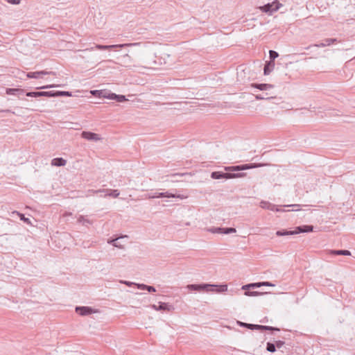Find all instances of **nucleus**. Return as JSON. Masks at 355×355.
Here are the masks:
<instances>
[{"instance_id": "0eeeda50", "label": "nucleus", "mask_w": 355, "mask_h": 355, "mask_svg": "<svg viewBox=\"0 0 355 355\" xmlns=\"http://www.w3.org/2000/svg\"><path fill=\"white\" fill-rule=\"evenodd\" d=\"M338 40L336 38H326L324 39L322 42L320 43H318V44H313V45H310L309 46H308L306 48V49H309L312 46H315V47H325V46H330L336 42H337Z\"/></svg>"}, {"instance_id": "c85d7f7f", "label": "nucleus", "mask_w": 355, "mask_h": 355, "mask_svg": "<svg viewBox=\"0 0 355 355\" xmlns=\"http://www.w3.org/2000/svg\"><path fill=\"white\" fill-rule=\"evenodd\" d=\"M236 232L235 228L233 227H226L223 228V234H228L232 233H235Z\"/></svg>"}, {"instance_id": "a211bd4d", "label": "nucleus", "mask_w": 355, "mask_h": 355, "mask_svg": "<svg viewBox=\"0 0 355 355\" xmlns=\"http://www.w3.org/2000/svg\"><path fill=\"white\" fill-rule=\"evenodd\" d=\"M175 194H173L169 192H162V193H157L153 196H148V198H175Z\"/></svg>"}, {"instance_id": "473e14b6", "label": "nucleus", "mask_w": 355, "mask_h": 355, "mask_svg": "<svg viewBox=\"0 0 355 355\" xmlns=\"http://www.w3.org/2000/svg\"><path fill=\"white\" fill-rule=\"evenodd\" d=\"M44 94H45V96H48V97H57L58 96V92H53V91L44 92Z\"/></svg>"}, {"instance_id": "37998d69", "label": "nucleus", "mask_w": 355, "mask_h": 355, "mask_svg": "<svg viewBox=\"0 0 355 355\" xmlns=\"http://www.w3.org/2000/svg\"><path fill=\"white\" fill-rule=\"evenodd\" d=\"M252 288H259L262 286L261 282L251 284Z\"/></svg>"}, {"instance_id": "8fccbe9b", "label": "nucleus", "mask_w": 355, "mask_h": 355, "mask_svg": "<svg viewBox=\"0 0 355 355\" xmlns=\"http://www.w3.org/2000/svg\"><path fill=\"white\" fill-rule=\"evenodd\" d=\"M0 112H11L10 110H0ZM12 114H15L14 112H12Z\"/></svg>"}, {"instance_id": "864d4df0", "label": "nucleus", "mask_w": 355, "mask_h": 355, "mask_svg": "<svg viewBox=\"0 0 355 355\" xmlns=\"http://www.w3.org/2000/svg\"><path fill=\"white\" fill-rule=\"evenodd\" d=\"M94 191H95V190L92 189V190H89V191H88V192H89V193H92V194H95L96 193H94Z\"/></svg>"}, {"instance_id": "dca6fc26", "label": "nucleus", "mask_w": 355, "mask_h": 355, "mask_svg": "<svg viewBox=\"0 0 355 355\" xmlns=\"http://www.w3.org/2000/svg\"><path fill=\"white\" fill-rule=\"evenodd\" d=\"M313 230V227L312 225H302L297 227L295 230V232H296V234L299 233L311 232Z\"/></svg>"}, {"instance_id": "1a4fd4ad", "label": "nucleus", "mask_w": 355, "mask_h": 355, "mask_svg": "<svg viewBox=\"0 0 355 355\" xmlns=\"http://www.w3.org/2000/svg\"><path fill=\"white\" fill-rule=\"evenodd\" d=\"M152 309H153L155 311H172L174 309V307L173 305L169 304L168 303L165 302H159V306H157L155 304H153L151 306Z\"/></svg>"}, {"instance_id": "4468645a", "label": "nucleus", "mask_w": 355, "mask_h": 355, "mask_svg": "<svg viewBox=\"0 0 355 355\" xmlns=\"http://www.w3.org/2000/svg\"><path fill=\"white\" fill-rule=\"evenodd\" d=\"M259 205L261 208L263 209H268V210H271V211H279V209H277V208H275V205H272L271 204L270 202H268V201H265V200H261L259 203Z\"/></svg>"}, {"instance_id": "49530a36", "label": "nucleus", "mask_w": 355, "mask_h": 355, "mask_svg": "<svg viewBox=\"0 0 355 355\" xmlns=\"http://www.w3.org/2000/svg\"><path fill=\"white\" fill-rule=\"evenodd\" d=\"M121 283L124 284H125L127 286H131L132 284L135 285V283L130 282H127V281H121Z\"/></svg>"}, {"instance_id": "f03ea898", "label": "nucleus", "mask_w": 355, "mask_h": 355, "mask_svg": "<svg viewBox=\"0 0 355 355\" xmlns=\"http://www.w3.org/2000/svg\"><path fill=\"white\" fill-rule=\"evenodd\" d=\"M118 60L119 62H116V64H120L121 67L128 69H137L141 67H149L148 66H142L139 64L128 53H125L121 57L118 58Z\"/></svg>"}, {"instance_id": "a18cd8bd", "label": "nucleus", "mask_w": 355, "mask_h": 355, "mask_svg": "<svg viewBox=\"0 0 355 355\" xmlns=\"http://www.w3.org/2000/svg\"><path fill=\"white\" fill-rule=\"evenodd\" d=\"M238 323L241 327H244L248 329V325H250V324H248V323H245V322H238Z\"/></svg>"}, {"instance_id": "603ef678", "label": "nucleus", "mask_w": 355, "mask_h": 355, "mask_svg": "<svg viewBox=\"0 0 355 355\" xmlns=\"http://www.w3.org/2000/svg\"><path fill=\"white\" fill-rule=\"evenodd\" d=\"M300 205H287V207H299Z\"/></svg>"}, {"instance_id": "f257e3e1", "label": "nucleus", "mask_w": 355, "mask_h": 355, "mask_svg": "<svg viewBox=\"0 0 355 355\" xmlns=\"http://www.w3.org/2000/svg\"><path fill=\"white\" fill-rule=\"evenodd\" d=\"M187 288L190 291L207 292L223 293L227 291V286L221 285L220 286L214 284H189Z\"/></svg>"}, {"instance_id": "7ed1b4c3", "label": "nucleus", "mask_w": 355, "mask_h": 355, "mask_svg": "<svg viewBox=\"0 0 355 355\" xmlns=\"http://www.w3.org/2000/svg\"><path fill=\"white\" fill-rule=\"evenodd\" d=\"M145 46L144 44L141 42H135V43H125V44H112V45H102V44H95L94 46L91 47L88 50L93 51L94 49L97 50H110L116 48H125V47H132V46Z\"/></svg>"}, {"instance_id": "3c124183", "label": "nucleus", "mask_w": 355, "mask_h": 355, "mask_svg": "<svg viewBox=\"0 0 355 355\" xmlns=\"http://www.w3.org/2000/svg\"><path fill=\"white\" fill-rule=\"evenodd\" d=\"M100 93L102 94V96L105 98L104 96H108L110 93H107L105 92L101 91Z\"/></svg>"}, {"instance_id": "72a5a7b5", "label": "nucleus", "mask_w": 355, "mask_h": 355, "mask_svg": "<svg viewBox=\"0 0 355 355\" xmlns=\"http://www.w3.org/2000/svg\"><path fill=\"white\" fill-rule=\"evenodd\" d=\"M254 97L257 100H268L272 98V96H263V94H257Z\"/></svg>"}, {"instance_id": "f3484780", "label": "nucleus", "mask_w": 355, "mask_h": 355, "mask_svg": "<svg viewBox=\"0 0 355 355\" xmlns=\"http://www.w3.org/2000/svg\"><path fill=\"white\" fill-rule=\"evenodd\" d=\"M275 68V61L270 60L264 66L263 73L264 75H268Z\"/></svg>"}, {"instance_id": "de8ad7c7", "label": "nucleus", "mask_w": 355, "mask_h": 355, "mask_svg": "<svg viewBox=\"0 0 355 355\" xmlns=\"http://www.w3.org/2000/svg\"><path fill=\"white\" fill-rule=\"evenodd\" d=\"M250 288H252L251 284H247V285H245V286H243L242 289H243V290H248V289H249Z\"/></svg>"}, {"instance_id": "b1692460", "label": "nucleus", "mask_w": 355, "mask_h": 355, "mask_svg": "<svg viewBox=\"0 0 355 355\" xmlns=\"http://www.w3.org/2000/svg\"><path fill=\"white\" fill-rule=\"evenodd\" d=\"M78 223H82L84 225H91L92 223V222L90 220L86 218L83 216H78Z\"/></svg>"}, {"instance_id": "a878e982", "label": "nucleus", "mask_w": 355, "mask_h": 355, "mask_svg": "<svg viewBox=\"0 0 355 355\" xmlns=\"http://www.w3.org/2000/svg\"><path fill=\"white\" fill-rule=\"evenodd\" d=\"M266 350L269 352H275L276 351V346L275 343L268 342L266 345Z\"/></svg>"}, {"instance_id": "5fc2aeb1", "label": "nucleus", "mask_w": 355, "mask_h": 355, "mask_svg": "<svg viewBox=\"0 0 355 355\" xmlns=\"http://www.w3.org/2000/svg\"><path fill=\"white\" fill-rule=\"evenodd\" d=\"M263 96H269L270 94L266 92V94H263Z\"/></svg>"}, {"instance_id": "ddd939ff", "label": "nucleus", "mask_w": 355, "mask_h": 355, "mask_svg": "<svg viewBox=\"0 0 355 355\" xmlns=\"http://www.w3.org/2000/svg\"><path fill=\"white\" fill-rule=\"evenodd\" d=\"M229 175H230V173H223L220 171H214L211 174V178L216 180L221 178L230 179Z\"/></svg>"}, {"instance_id": "ea45409f", "label": "nucleus", "mask_w": 355, "mask_h": 355, "mask_svg": "<svg viewBox=\"0 0 355 355\" xmlns=\"http://www.w3.org/2000/svg\"><path fill=\"white\" fill-rule=\"evenodd\" d=\"M58 85H49L37 87V89H47V88H52V87H58Z\"/></svg>"}, {"instance_id": "7c9ffc66", "label": "nucleus", "mask_w": 355, "mask_h": 355, "mask_svg": "<svg viewBox=\"0 0 355 355\" xmlns=\"http://www.w3.org/2000/svg\"><path fill=\"white\" fill-rule=\"evenodd\" d=\"M245 175V173H231L230 175H229L230 178H242Z\"/></svg>"}, {"instance_id": "423d86ee", "label": "nucleus", "mask_w": 355, "mask_h": 355, "mask_svg": "<svg viewBox=\"0 0 355 355\" xmlns=\"http://www.w3.org/2000/svg\"><path fill=\"white\" fill-rule=\"evenodd\" d=\"M76 311L80 315L85 316L92 313H97L98 310L93 309L89 306H77Z\"/></svg>"}, {"instance_id": "6e6d98bb", "label": "nucleus", "mask_w": 355, "mask_h": 355, "mask_svg": "<svg viewBox=\"0 0 355 355\" xmlns=\"http://www.w3.org/2000/svg\"><path fill=\"white\" fill-rule=\"evenodd\" d=\"M96 92H99V91H98V90H95V91H93L92 93L93 94H95Z\"/></svg>"}, {"instance_id": "f8f14e48", "label": "nucleus", "mask_w": 355, "mask_h": 355, "mask_svg": "<svg viewBox=\"0 0 355 355\" xmlns=\"http://www.w3.org/2000/svg\"><path fill=\"white\" fill-rule=\"evenodd\" d=\"M251 87L259 89L261 91H268L274 87L272 85L266 83H252Z\"/></svg>"}, {"instance_id": "6e6552de", "label": "nucleus", "mask_w": 355, "mask_h": 355, "mask_svg": "<svg viewBox=\"0 0 355 355\" xmlns=\"http://www.w3.org/2000/svg\"><path fill=\"white\" fill-rule=\"evenodd\" d=\"M81 136L83 138L88 141H97L101 140V137L98 134L92 132L83 131L81 133Z\"/></svg>"}, {"instance_id": "aec40b11", "label": "nucleus", "mask_w": 355, "mask_h": 355, "mask_svg": "<svg viewBox=\"0 0 355 355\" xmlns=\"http://www.w3.org/2000/svg\"><path fill=\"white\" fill-rule=\"evenodd\" d=\"M331 254H336V255H345V256L351 255V252L347 250H331Z\"/></svg>"}, {"instance_id": "bb28decb", "label": "nucleus", "mask_w": 355, "mask_h": 355, "mask_svg": "<svg viewBox=\"0 0 355 355\" xmlns=\"http://www.w3.org/2000/svg\"><path fill=\"white\" fill-rule=\"evenodd\" d=\"M208 232L214 234H223V228L222 227H211L207 230Z\"/></svg>"}, {"instance_id": "2eb2a0df", "label": "nucleus", "mask_w": 355, "mask_h": 355, "mask_svg": "<svg viewBox=\"0 0 355 355\" xmlns=\"http://www.w3.org/2000/svg\"><path fill=\"white\" fill-rule=\"evenodd\" d=\"M105 98L112 99V100H116L117 102L121 103L123 101H127L125 98V96L123 95H118L114 93L109 94L108 96H104Z\"/></svg>"}, {"instance_id": "e433bc0d", "label": "nucleus", "mask_w": 355, "mask_h": 355, "mask_svg": "<svg viewBox=\"0 0 355 355\" xmlns=\"http://www.w3.org/2000/svg\"><path fill=\"white\" fill-rule=\"evenodd\" d=\"M16 213L20 216V219L25 223L30 224L31 221L30 219L28 218H26L24 214H19V212L16 211Z\"/></svg>"}, {"instance_id": "20e7f679", "label": "nucleus", "mask_w": 355, "mask_h": 355, "mask_svg": "<svg viewBox=\"0 0 355 355\" xmlns=\"http://www.w3.org/2000/svg\"><path fill=\"white\" fill-rule=\"evenodd\" d=\"M265 164H243L239 166H227L225 168V171H239L243 170H247L250 168H254L257 167H261L263 166H266Z\"/></svg>"}, {"instance_id": "c756f323", "label": "nucleus", "mask_w": 355, "mask_h": 355, "mask_svg": "<svg viewBox=\"0 0 355 355\" xmlns=\"http://www.w3.org/2000/svg\"><path fill=\"white\" fill-rule=\"evenodd\" d=\"M269 56H270V60H275V58H277L278 56H279V54L277 52L275 51H272V50H270L269 51Z\"/></svg>"}, {"instance_id": "09e8293b", "label": "nucleus", "mask_w": 355, "mask_h": 355, "mask_svg": "<svg viewBox=\"0 0 355 355\" xmlns=\"http://www.w3.org/2000/svg\"><path fill=\"white\" fill-rule=\"evenodd\" d=\"M175 198H180V199H184V198H186L187 197L183 196V195H175Z\"/></svg>"}, {"instance_id": "2f4dec72", "label": "nucleus", "mask_w": 355, "mask_h": 355, "mask_svg": "<svg viewBox=\"0 0 355 355\" xmlns=\"http://www.w3.org/2000/svg\"><path fill=\"white\" fill-rule=\"evenodd\" d=\"M262 294L263 293L257 292V291H246L245 292V295H248V296H257V295H262Z\"/></svg>"}, {"instance_id": "4c0bfd02", "label": "nucleus", "mask_w": 355, "mask_h": 355, "mask_svg": "<svg viewBox=\"0 0 355 355\" xmlns=\"http://www.w3.org/2000/svg\"><path fill=\"white\" fill-rule=\"evenodd\" d=\"M135 285L137 286V287L138 288L141 289V290H146V288L148 286V285H146L144 284H135Z\"/></svg>"}, {"instance_id": "412c9836", "label": "nucleus", "mask_w": 355, "mask_h": 355, "mask_svg": "<svg viewBox=\"0 0 355 355\" xmlns=\"http://www.w3.org/2000/svg\"><path fill=\"white\" fill-rule=\"evenodd\" d=\"M24 92V90L21 89H12L8 88L6 89V94L9 95H17L22 94Z\"/></svg>"}, {"instance_id": "39448f33", "label": "nucleus", "mask_w": 355, "mask_h": 355, "mask_svg": "<svg viewBox=\"0 0 355 355\" xmlns=\"http://www.w3.org/2000/svg\"><path fill=\"white\" fill-rule=\"evenodd\" d=\"M281 4L279 2L274 1L268 3L263 6H260L259 9L263 12L272 13L277 11L279 8Z\"/></svg>"}, {"instance_id": "c9c22d12", "label": "nucleus", "mask_w": 355, "mask_h": 355, "mask_svg": "<svg viewBox=\"0 0 355 355\" xmlns=\"http://www.w3.org/2000/svg\"><path fill=\"white\" fill-rule=\"evenodd\" d=\"M274 343L275 344L276 348L277 349L282 348L285 344V343L282 340H274Z\"/></svg>"}, {"instance_id": "79ce46f5", "label": "nucleus", "mask_w": 355, "mask_h": 355, "mask_svg": "<svg viewBox=\"0 0 355 355\" xmlns=\"http://www.w3.org/2000/svg\"><path fill=\"white\" fill-rule=\"evenodd\" d=\"M261 285L265 286H275V284H273L269 282H261Z\"/></svg>"}, {"instance_id": "58836bf2", "label": "nucleus", "mask_w": 355, "mask_h": 355, "mask_svg": "<svg viewBox=\"0 0 355 355\" xmlns=\"http://www.w3.org/2000/svg\"><path fill=\"white\" fill-rule=\"evenodd\" d=\"M6 1L10 4H15V5L19 4L20 1H21L20 0H6Z\"/></svg>"}, {"instance_id": "5701e85b", "label": "nucleus", "mask_w": 355, "mask_h": 355, "mask_svg": "<svg viewBox=\"0 0 355 355\" xmlns=\"http://www.w3.org/2000/svg\"><path fill=\"white\" fill-rule=\"evenodd\" d=\"M26 96L28 97H40L45 96L44 92H30L26 93Z\"/></svg>"}, {"instance_id": "6ab92c4d", "label": "nucleus", "mask_w": 355, "mask_h": 355, "mask_svg": "<svg viewBox=\"0 0 355 355\" xmlns=\"http://www.w3.org/2000/svg\"><path fill=\"white\" fill-rule=\"evenodd\" d=\"M67 164V161L62 157L54 158L51 161V164L57 166H63Z\"/></svg>"}, {"instance_id": "cd10ccee", "label": "nucleus", "mask_w": 355, "mask_h": 355, "mask_svg": "<svg viewBox=\"0 0 355 355\" xmlns=\"http://www.w3.org/2000/svg\"><path fill=\"white\" fill-rule=\"evenodd\" d=\"M108 243H112L113 246L120 249L123 248V246L119 242H118V239L108 241Z\"/></svg>"}, {"instance_id": "9b49d317", "label": "nucleus", "mask_w": 355, "mask_h": 355, "mask_svg": "<svg viewBox=\"0 0 355 355\" xmlns=\"http://www.w3.org/2000/svg\"><path fill=\"white\" fill-rule=\"evenodd\" d=\"M46 74L55 75V73L53 71H46L28 72V73H27L26 76L28 78H39L41 77L42 75H46Z\"/></svg>"}, {"instance_id": "c03bdc74", "label": "nucleus", "mask_w": 355, "mask_h": 355, "mask_svg": "<svg viewBox=\"0 0 355 355\" xmlns=\"http://www.w3.org/2000/svg\"><path fill=\"white\" fill-rule=\"evenodd\" d=\"M108 191H109V189H98L96 191H94V193H106V192H108Z\"/></svg>"}, {"instance_id": "9d476101", "label": "nucleus", "mask_w": 355, "mask_h": 355, "mask_svg": "<svg viewBox=\"0 0 355 355\" xmlns=\"http://www.w3.org/2000/svg\"><path fill=\"white\" fill-rule=\"evenodd\" d=\"M248 329H252V330H269V331H279V329L278 328H276V327H270V326H264V325H259V324H250V325H248Z\"/></svg>"}, {"instance_id": "a19ab883", "label": "nucleus", "mask_w": 355, "mask_h": 355, "mask_svg": "<svg viewBox=\"0 0 355 355\" xmlns=\"http://www.w3.org/2000/svg\"><path fill=\"white\" fill-rule=\"evenodd\" d=\"M146 291H148L150 293L155 292L156 289L155 287L152 286H147Z\"/></svg>"}, {"instance_id": "f704fd0d", "label": "nucleus", "mask_w": 355, "mask_h": 355, "mask_svg": "<svg viewBox=\"0 0 355 355\" xmlns=\"http://www.w3.org/2000/svg\"><path fill=\"white\" fill-rule=\"evenodd\" d=\"M72 94L70 92H61L58 91V96H71Z\"/></svg>"}, {"instance_id": "393cba45", "label": "nucleus", "mask_w": 355, "mask_h": 355, "mask_svg": "<svg viewBox=\"0 0 355 355\" xmlns=\"http://www.w3.org/2000/svg\"><path fill=\"white\" fill-rule=\"evenodd\" d=\"M120 193L117 189L111 190L109 189L108 192H106L105 196H112L113 198H117Z\"/></svg>"}, {"instance_id": "4be33fe9", "label": "nucleus", "mask_w": 355, "mask_h": 355, "mask_svg": "<svg viewBox=\"0 0 355 355\" xmlns=\"http://www.w3.org/2000/svg\"><path fill=\"white\" fill-rule=\"evenodd\" d=\"M294 234H296V232H295V230H293V231L279 230V231L276 232V235L278 236L294 235Z\"/></svg>"}]
</instances>
